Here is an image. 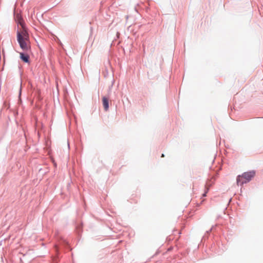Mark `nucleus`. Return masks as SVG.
<instances>
[{"label":"nucleus","instance_id":"nucleus-6","mask_svg":"<svg viewBox=\"0 0 263 263\" xmlns=\"http://www.w3.org/2000/svg\"><path fill=\"white\" fill-rule=\"evenodd\" d=\"M164 157V155L162 154L161 155V157Z\"/></svg>","mask_w":263,"mask_h":263},{"label":"nucleus","instance_id":"nucleus-4","mask_svg":"<svg viewBox=\"0 0 263 263\" xmlns=\"http://www.w3.org/2000/svg\"><path fill=\"white\" fill-rule=\"evenodd\" d=\"M20 58L24 62H29V57L28 55L23 53H20Z\"/></svg>","mask_w":263,"mask_h":263},{"label":"nucleus","instance_id":"nucleus-1","mask_svg":"<svg viewBox=\"0 0 263 263\" xmlns=\"http://www.w3.org/2000/svg\"><path fill=\"white\" fill-rule=\"evenodd\" d=\"M20 24L22 26V29L20 32H17V41L21 48L24 51L29 52H30L31 45L29 34L21 20L20 21Z\"/></svg>","mask_w":263,"mask_h":263},{"label":"nucleus","instance_id":"nucleus-5","mask_svg":"<svg viewBox=\"0 0 263 263\" xmlns=\"http://www.w3.org/2000/svg\"><path fill=\"white\" fill-rule=\"evenodd\" d=\"M208 189H207V190H206V192H205V193L203 194V196H206V192H208Z\"/></svg>","mask_w":263,"mask_h":263},{"label":"nucleus","instance_id":"nucleus-3","mask_svg":"<svg viewBox=\"0 0 263 263\" xmlns=\"http://www.w3.org/2000/svg\"><path fill=\"white\" fill-rule=\"evenodd\" d=\"M102 103L105 110H108L109 108L108 99L105 97H103L102 98Z\"/></svg>","mask_w":263,"mask_h":263},{"label":"nucleus","instance_id":"nucleus-2","mask_svg":"<svg viewBox=\"0 0 263 263\" xmlns=\"http://www.w3.org/2000/svg\"><path fill=\"white\" fill-rule=\"evenodd\" d=\"M255 172L254 171H250L244 173L242 175H238L237 177V183L238 185H242L250 181L255 176Z\"/></svg>","mask_w":263,"mask_h":263}]
</instances>
